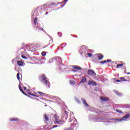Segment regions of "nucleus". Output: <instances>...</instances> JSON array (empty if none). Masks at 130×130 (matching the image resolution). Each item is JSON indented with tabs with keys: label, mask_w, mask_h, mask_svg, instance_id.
I'll use <instances>...</instances> for the list:
<instances>
[{
	"label": "nucleus",
	"mask_w": 130,
	"mask_h": 130,
	"mask_svg": "<svg viewBox=\"0 0 130 130\" xmlns=\"http://www.w3.org/2000/svg\"><path fill=\"white\" fill-rule=\"evenodd\" d=\"M77 124H73V126H71V128H73V130H76L78 128V126L76 127ZM73 126V127H72Z\"/></svg>",
	"instance_id": "obj_15"
},
{
	"label": "nucleus",
	"mask_w": 130,
	"mask_h": 130,
	"mask_svg": "<svg viewBox=\"0 0 130 130\" xmlns=\"http://www.w3.org/2000/svg\"><path fill=\"white\" fill-rule=\"evenodd\" d=\"M26 91H27V93H28V94H29V93H30V89H27V90H26Z\"/></svg>",
	"instance_id": "obj_33"
},
{
	"label": "nucleus",
	"mask_w": 130,
	"mask_h": 130,
	"mask_svg": "<svg viewBox=\"0 0 130 130\" xmlns=\"http://www.w3.org/2000/svg\"><path fill=\"white\" fill-rule=\"evenodd\" d=\"M66 2H68V0H63V3H66Z\"/></svg>",
	"instance_id": "obj_38"
},
{
	"label": "nucleus",
	"mask_w": 130,
	"mask_h": 130,
	"mask_svg": "<svg viewBox=\"0 0 130 130\" xmlns=\"http://www.w3.org/2000/svg\"><path fill=\"white\" fill-rule=\"evenodd\" d=\"M11 121H19V119L18 118H14L11 119Z\"/></svg>",
	"instance_id": "obj_17"
},
{
	"label": "nucleus",
	"mask_w": 130,
	"mask_h": 130,
	"mask_svg": "<svg viewBox=\"0 0 130 130\" xmlns=\"http://www.w3.org/2000/svg\"><path fill=\"white\" fill-rule=\"evenodd\" d=\"M116 111L117 112H118V113H122V111H120V110H119L118 109H116Z\"/></svg>",
	"instance_id": "obj_29"
},
{
	"label": "nucleus",
	"mask_w": 130,
	"mask_h": 130,
	"mask_svg": "<svg viewBox=\"0 0 130 130\" xmlns=\"http://www.w3.org/2000/svg\"><path fill=\"white\" fill-rule=\"evenodd\" d=\"M17 80H18V81H20V73H17Z\"/></svg>",
	"instance_id": "obj_24"
},
{
	"label": "nucleus",
	"mask_w": 130,
	"mask_h": 130,
	"mask_svg": "<svg viewBox=\"0 0 130 130\" xmlns=\"http://www.w3.org/2000/svg\"><path fill=\"white\" fill-rule=\"evenodd\" d=\"M88 85L90 86H97V83L94 81H89Z\"/></svg>",
	"instance_id": "obj_7"
},
{
	"label": "nucleus",
	"mask_w": 130,
	"mask_h": 130,
	"mask_svg": "<svg viewBox=\"0 0 130 130\" xmlns=\"http://www.w3.org/2000/svg\"><path fill=\"white\" fill-rule=\"evenodd\" d=\"M54 118L55 124H63L64 123V121L59 120V117L57 115H54Z\"/></svg>",
	"instance_id": "obj_4"
},
{
	"label": "nucleus",
	"mask_w": 130,
	"mask_h": 130,
	"mask_svg": "<svg viewBox=\"0 0 130 130\" xmlns=\"http://www.w3.org/2000/svg\"><path fill=\"white\" fill-rule=\"evenodd\" d=\"M120 79L121 80V82H126V80H125L124 77H120Z\"/></svg>",
	"instance_id": "obj_21"
},
{
	"label": "nucleus",
	"mask_w": 130,
	"mask_h": 130,
	"mask_svg": "<svg viewBox=\"0 0 130 130\" xmlns=\"http://www.w3.org/2000/svg\"><path fill=\"white\" fill-rule=\"evenodd\" d=\"M38 94H39L40 96H44L45 95V93L41 92V91H38L37 92Z\"/></svg>",
	"instance_id": "obj_19"
},
{
	"label": "nucleus",
	"mask_w": 130,
	"mask_h": 130,
	"mask_svg": "<svg viewBox=\"0 0 130 130\" xmlns=\"http://www.w3.org/2000/svg\"><path fill=\"white\" fill-rule=\"evenodd\" d=\"M100 99L103 102H105V101H109V98L107 97L101 96Z\"/></svg>",
	"instance_id": "obj_6"
},
{
	"label": "nucleus",
	"mask_w": 130,
	"mask_h": 130,
	"mask_svg": "<svg viewBox=\"0 0 130 130\" xmlns=\"http://www.w3.org/2000/svg\"><path fill=\"white\" fill-rule=\"evenodd\" d=\"M45 6H46V4H45V5H43V7H45Z\"/></svg>",
	"instance_id": "obj_42"
},
{
	"label": "nucleus",
	"mask_w": 130,
	"mask_h": 130,
	"mask_svg": "<svg viewBox=\"0 0 130 130\" xmlns=\"http://www.w3.org/2000/svg\"><path fill=\"white\" fill-rule=\"evenodd\" d=\"M82 103L85 106V107H89V105L87 103V101L84 99H82Z\"/></svg>",
	"instance_id": "obj_9"
},
{
	"label": "nucleus",
	"mask_w": 130,
	"mask_h": 130,
	"mask_svg": "<svg viewBox=\"0 0 130 130\" xmlns=\"http://www.w3.org/2000/svg\"><path fill=\"white\" fill-rule=\"evenodd\" d=\"M42 55L43 56H45V55H46V52H44V51L42 52Z\"/></svg>",
	"instance_id": "obj_26"
},
{
	"label": "nucleus",
	"mask_w": 130,
	"mask_h": 130,
	"mask_svg": "<svg viewBox=\"0 0 130 130\" xmlns=\"http://www.w3.org/2000/svg\"><path fill=\"white\" fill-rule=\"evenodd\" d=\"M98 57L100 60H101V59L103 58V55L101 54H98Z\"/></svg>",
	"instance_id": "obj_14"
},
{
	"label": "nucleus",
	"mask_w": 130,
	"mask_h": 130,
	"mask_svg": "<svg viewBox=\"0 0 130 130\" xmlns=\"http://www.w3.org/2000/svg\"><path fill=\"white\" fill-rule=\"evenodd\" d=\"M87 74L90 76H96V73H95L94 70H89L87 71Z\"/></svg>",
	"instance_id": "obj_5"
},
{
	"label": "nucleus",
	"mask_w": 130,
	"mask_h": 130,
	"mask_svg": "<svg viewBox=\"0 0 130 130\" xmlns=\"http://www.w3.org/2000/svg\"><path fill=\"white\" fill-rule=\"evenodd\" d=\"M48 46V45H45L44 47H43V48H46V47H47Z\"/></svg>",
	"instance_id": "obj_34"
},
{
	"label": "nucleus",
	"mask_w": 130,
	"mask_h": 130,
	"mask_svg": "<svg viewBox=\"0 0 130 130\" xmlns=\"http://www.w3.org/2000/svg\"><path fill=\"white\" fill-rule=\"evenodd\" d=\"M85 55H87L88 56V57H91V56H92V54L90 53H87L85 54Z\"/></svg>",
	"instance_id": "obj_23"
},
{
	"label": "nucleus",
	"mask_w": 130,
	"mask_h": 130,
	"mask_svg": "<svg viewBox=\"0 0 130 130\" xmlns=\"http://www.w3.org/2000/svg\"><path fill=\"white\" fill-rule=\"evenodd\" d=\"M74 68V71L77 72V71H80V70H82V68L78 66H72Z\"/></svg>",
	"instance_id": "obj_10"
},
{
	"label": "nucleus",
	"mask_w": 130,
	"mask_h": 130,
	"mask_svg": "<svg viewBox=\"0 0 130 130\" xmlns=\"http://www.w3.org/2000/svg\"><path fill=\"white\" fill-rule=\"evenodd\" d=\"M56 62L58 66H64V64H62V60H61V58L60 57H56V58H51L49 60V62Z\"/></svg>",
	"instance_id": "obj_1"
},
{
	"label": "nucleus",
	"mask_w": 130,
	"mask_h": 130,
	"mask_svg": "<svg viewBox=\"0 0 130 130\" xmlns=\"http://www.w3.org/2000/svg\"><path fill=\"white\" fill-rule=\"evenodd\" d=\"M129 116H130V114H127L125 115V116H123V118H125L126 119H127V118H128V117H129Z\"/></svg>",
	"instance_id": "obj_20"
},
{
	"label": "nucleus",
	"mask_w": 130,
	"mask_h": 130,
	"mask_svg": "<svg viewBox=\"0 0 130 130\" xmlns=\"http://www.w3.org/2000/svg\"><path fill=\"white\" fill-rule=\"evenodd\" d=\"M112 61V60H110V59H107L106 60H104V61H101L100 62V63H106V62H109L110 63H111V64L115 66V64L116 66H124V64H125V63L123 62H121V63L119 64L117 63V62L116 61Z\"/></svg>",
	"instance_id": "obj_3"
},
{
	"label": "nucleus",
	"mask_w": 130,
	"mask_h": 130,
	"mask_svg": "<svg viewBox=\"0 0 130 130\" xmlns=\"http://www.w3.org/2000/svg\"><path fill=\"white\" fill-rule=\"evenodd\" d=\"M41 30H43V28H42Z\"/></svg>",
	"instance_id": "obj_43"
},
{
	"label": "nucleus",
	"mask_w": 130,
	"mask_h": 130,
	"mask_svg": "<svg viewBox=\"0 0 130 130\" xmlns=\"http://www.w3.org/2000/svg\"><path fill=\"white\" fill-rule=\"evenodd\" d=\"M57 126H57V125H54L52 126V128H54L55 127H57Z\"/></svg>",
	"instance_id": "obj_32"
},
{
	"label": "nucleus",
	"mask_w": 130,
	"mask_h": 130,
	"mask_svg": "<svg viewBox=\"0 0 130 130\" xmlns=\"http://www.w3.org/2000/svg\"><path fill=\"white\" fill-rule=\"evenodd\" d=\"M21 57H22V58H23V59H27V57L23 55H21Z\"/></svg>",
	"instance_id": "obj_27"
},
{
	"label": "nucleus",
	"mask_w": 130,
	"mask_h": 130,
	"mask_svg": "<svg viewBox=\"0 0 130 130\" xmlns=\"http://www.w3.org/2000/svg\"><path fill=\"white\" fill-rule=\"evenodd\" d=\"M70 84L71 85H75V84H76V82H75L74 81H71V82H70Z\"/></svg>",
	"instance_id": "obj_28"
},
{
	"label": "nucleus",
	"mask_w": 130,
	"mask_h": 130,
	"mask_svg": "<svg viewBox=\"0 0 130 130\" xmlns=\"http://www.w3.org/2000/svg\"><path fill=\"white\" fill-rule=\"evenodd\" d=\"M39 80L41 82H43L46 85L50 88V83L47 80V77L45 75H42L39 77Z\"/></svg>",
	"instance_id": "obj_2"
},
{
	"label": "nucleus",
	"mask_w": 130,
	"mask_h": 130,
	"mask_svg": "<svg viewBox=\"0 0 130 130\" xmlns=\"http://www.w3.org/2000/svg\"><path fill=\"white\" fill-rule=\"evenodd\" d=\"M69 122H72V119L70 118L69 119Z\"/></svg>",
	"instance_id": "obj_36"
},
{
	"label": "nucleus",
	"mask_w": 130,
	"mask_h": 130,
	"mask_svg": "<svg viewBox=\"0 0 130 130\" xmlns=\"http://www.w3.org/2000/svg\"><path fill=\"white\" fill-rule=\"evenodd\" d=\"M115 68L116 69H118L119 68V67H120L121 68H122V67H123V66H114Z\"/></svg>",
	"instance_id": "obj_30"
},
{
	"label": "nucleus",
	"mask_w": 130,
	"mask_h": 130,
	"mask_svg": "<svg viewBox=\"0 0 130 130\" xmlns=\"http://www.w3.org/2000/svg\"><path fill=\"white\" fill-rule=\"evenodd\" d=\"M62 115L66 117H68L69 115V112L67 111H64V112H63Z\"/></svg>",
	"instance_id": "obj_13"
},
{
	"label": "nucleus",
	"mask_w": 130,
	"mask_h": 130,
	"mask_svg": "<svg viewBox=\"0 0 130 130\" xmlns=\"http://www.w3.org/2000/svg\"><path fill=\"white\" fill-rule=\"evenodd\" d=\"M127 75H130V73L129 72L127 73Z\"/></svg>",
	"instance_id": "obj_39"
},
{
	"label": "nucleus",
	"mask_w": 130,
	"mask_h": 130,
	"mask_svg": "<svg viewBox=\"0 0 130 130\" xmlns=\"http://www.w3.org/2000/svg\"><path fill=\"white\" fill-rule=\"evenodd\" d=\"M29 95H31V96H33L34 97H38V95L34 94V93H31V92L28 93Z\"/></svg>",
	"instance_id": "obj_22"
},
{
	"label": "nucleus",
	"mask_w": 130,
	"mask_h": 130,
	"mask_svg": "<svg viewBox=\"0 0 130 130\" xmlns=\"http://www.w3.org/2000/svg\"><path fill=\"white\" fill-rule=\"evenodd\" d=\"M23 89H24V90H27V87H23Z\"/></svg>",
	"instance_id": "obj_37"
},
{
	"label": "nucleus",
	"mask_w": 130,
	"mask_h": 130,
	"mask_svg": "<svg viewBox=\"0 0 130 130\" xmlns=\"http://www.w3.org/2000/svg\"><path fill=\"white\" fill-rule=\"evenodd\" d=\"M18 66H23L24 62L22 60H18L17 61Z\"/></svg>",
	"instance_id": "obj_12"
},
{
	"label": "nucleus",
	"mask_w": 130,
	"mask_h": 130,
	"mask_svg": "<svg viewBox=\"0 0 130 130\" xmlns=\"http://www.w3.org/2000/svg\"><path fill=\"white\" fill-rule=\"evenodd\" d=\"M68 130H71V129H68Z\"/></svg>",
	"instance_id": "obj_44"
},
{
	"label": "nucleus",
	"mask_w": 130,
	"mask_h": 130,
	"mask_svg": "<svg viewBox=\"0 0 130 130\" xmlns=\"http://www.w3.org/2000/svg\"><path fill=\"white\" fill-rule=\"evenodd\" d=\"M86 82H87V79L85 77H83L81 79L80 83H86Z\"/></svg>",
	"instance_id": "obj_16"
},
{
	"label": "nucleus",
	"mask_w": 130,
	"mask_h": 130,
	"mask_svg": "<svg viewBox=\"0 0 130 130\" xmlns=\"http://www.w3.org/2000/svg\"><path fill=\"white\" fill-rule=\"evenodd\" d=\"M38 21V18L37 17L35 18L34 24H35V25H37Z\"/></svg>",
	"instance_id": "obj_18"
},
{
	"label": "nucleus",
	"mask_w": 130,
	"mask_h": 130,
	"mask_svg": "<svg viewBox=\"0 0 130 130\" xmlns=\"http://www.w3.org/2000/svg\"><path fill=\"white\" fill-rule=\"evenodd\" d=\"M19 89L20 91L21 92V93H23V94L25 95V96H27V93H25V92L23 90V89H22V87L20 84L19 85Z\"/></svg>",
	"instance_id": "obj_11"
},
{
	"label": "nucleus",
	"mask_w": 130,
	"mask_h": 130,
	"mask_svg": "<svg viewBox=\"0 0 130 130\" xmlns=\"http://www.w3.org/2000/svg\"><path fill=\"white\" fill-rule=\"evenodd\" d=\"M50 6H53L54 7V6H56V4L55 3H51L50 4Z\"/></svg>",
	"instance_id": "obj_31"
},
{
	"label": "nucleus",
	"mask_w": 130,
	"mask_h": 130,
	"mask_svg": "<svg viewBox=\"0 0 130 130\" xmlns=\"http://www.w3.org/2000/svg\"><path fill=\"white\" fill-rule=\"evenodd\" d=\"M14 60H16V59H14L12 60V61H14Z\"/></svg>",
	"instance_id": "obj_41"
},
{
	"label": "nucleus",
	"mask_w": 130,
	"mask_h": 130,
	"mask_svg": "<svg viewBox=\"0 0 130 130\" xmlns=\"http://www.w3.org/2000/svg\"><path fill=\"white\" fill-rule=\"evenodd\" d=\"M119 121L120 122H121V121H122V120H123V118H120V119H116V121Z\"/></svg>",
	"instance_id": "obj_25"
},
{
	"label": "nucleus",
	"mask_w": 130,
	"mask_h": 130,
	"mask_svg": "<svg viewBox=\"0 0 130 130\" xmlns=\"http://www.w3.org/2000/svg\"><path fill=\"white\" fill-rule=\"evenodd\" d=\"M116 82H121V81L119 80H116Z\"/></svg>",
	"instance_id": "obj_35"
},
{
	"label": "nucleus",
	"mask_w": 130,
	"mask_h": 130,
	"mask_svg": "<svg viewBox=\"0 0 130 130\" xmlns=\"http://www.w3.org/2000/svg\"><path fill=\"white\" fill-rule=\"evenodd\" d=\"M46 15H48V12H46Z\"/></svg>",
	"instance_id": "obj_40"
},
{
	"label": "nucleus",
	"mask_w": 130,
	"mask_h": 130,
	"mask_svg": "<svg viewBox=\"0 0 130 130\" xmlns=\"http://www.w3.org/2000/svg\"><path fill=\"white\" fill-rule=\"evenodd\" d=\"M44 121H45L46 123H47L48 121H49V117H48V116H47V115L46 114L44 115Z\"/></svg>",
	"instance_id": "obj_8"
}]
</instances>
